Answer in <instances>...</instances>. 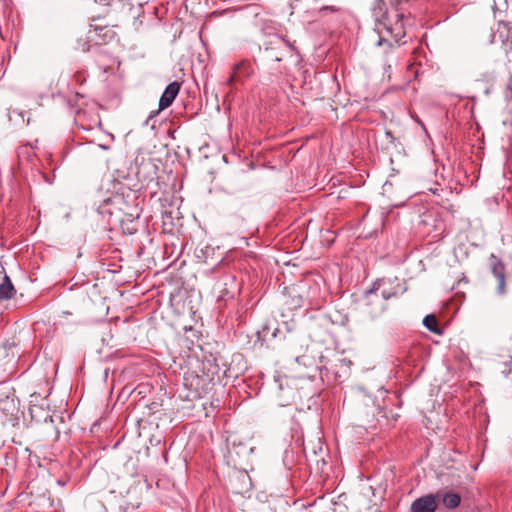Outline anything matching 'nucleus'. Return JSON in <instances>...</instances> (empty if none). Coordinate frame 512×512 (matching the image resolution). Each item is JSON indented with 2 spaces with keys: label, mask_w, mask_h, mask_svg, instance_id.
I'll list each match as a JSON object with an SVG mask.
<instances>
[{
  "label": "nucleus",
  "mask_w": 512,
  "mask_h": 512,
  "mask_svg": "<svg viewBox=\"0 0 512 512\" xmlns=\"http://www.w3.org/2000/svg\"><path fill=\"white\" fill-rule=\"evenodd\" d=\"M117 37L114 29L108 25H97L91 24L86 40L81 45V50L83 52H88L91 48V44L94 45H105L112 42Z\"/></svg>",
  "instance_id": "obj_1"
},
{
  "label": "nucleus",
  "mask_w": 512,
  "mask_h": 512,
  "mask_svg": "<svg viewBox=\"0 0 512 512\" xmlns=\"http://www.w3.org/2000/svg\"><path fill=\"white\" fill-rule=\"evenodd\" d=\"M360 309L364 316L371 320H375L383 315L387 307L379 294L375 293L372 289H368L363 295L360 303Z\"/></svg>",
  "instance_id": "obj_2"
},
{
  "label": "nucleus",
  "mask_w": 512,
  "mask_h": 512,
  "mask_svg": "<svg viewBox=\"0 0 512 512\" xmlns=\"http://www.w3.org/2000/svg\"><path fill=\"white\" fill-rule=\"evenodd\" d=\"M375 293L379 294L381 299L385 302L391 298L398 297L406 291V286L395 278H380L377 279L371 286Z\"/></svg>",
  "instance_id": "obj_3"
},
{
  "label": "nucleus",
  "mask_w": 512,
  "mask_h": 512,
  "mask_svg": "<svg viewBox=\"0 0 512 512\" xmlns=\"http://www.w3.org/2000/svg\"><path fill=\"white\" fill-rule=\"evenodd\" d=\"M293 50L294 46L292 43L277 35L270 39L265 48L267 58L276 62L282 61V59Z\"/></svg>",
  "instance_id": "obj_4"
},
{
  "label": "nucleus",
  "mask_w": 512,
  "mask_h": 512,
  "mask_svg": "<svg viewBox=\"0 0 512 512\" xmlns=\"http://www.w3.org/2000/svg\"><path fill=\"white\" fill-rule=\"evenodd\" d=\"M488 266L491 274L497 280L496 293L499 296H504L507 293L506 288V267L503 261L496 256L491 254L488 258Z\"/></svg>",
  "instance_id": "obj_5"
},
{
  "label": "nucleus",
  "mask_w": 512,
  "mask_h": 512,
  "mask_svg": "<svg viewBox=\"0 0 512 512\" xmlns=\"http://www.w3.org/2000/svg\"><path fill=\"white\" fill-rule=\"evenodd\" d=\"M180 88H181V84L177 81L171 82L170 84L167 85L162 96L160 97L158 109L150 112V114L146 120V124H148V122L152 118H154L160 111H162L172 105L173 101L179 94Z\"/></svg>",
  "instance_id": "obj_6"
},
{
  "label": "nucleus",
  "mask_w": 512,
  "mask_h": 512,
  "mask_svg": "<svg viewBox=\"0 0 512 512\" xmlns=\"http://www.w3.org/2000/svg\"><path fill=\"white\" fill-rule=\"evenodd\" d=\"M254 73L253 66L250 61L242 60L233 66V71L227 80L229 86L242 83Z\"/></svg>",
  "instance_id": "obj_7"
},
{
  "label": "nucleus",
  "mask_w": 512,
  "mask_h": 512,
  "mask_svg": "<svg viewBox=\"0 0 512 512\" xmlns=\"http://www.w3.org/2000/svg\"><path fill=\"white\" fill-rule=\"evenodd\" d=\"M438 506V496L429 494L417 498L411 504L412 512H435Z\"/></svg>",
  "instance_id": "obj_8"
},
{
  "label": "nucleus",
  "mask_w": 512,
  "mask_h": 512,
  "mask_svg": "<svg viewBox=\"0 0 512 512\" xmlns=\"http://www.w3.org/2000/svg\"><path fill=\"white\" fill-rule=\"evenodd\" d=\"M393 19L394 22L387 26V31L391 34L395 41H399L406 35L404 14L396 12Z\"/></svg>",
  "instance_id": "obj_9"
},
{
  "label": "nucleus",
  "mask_w": 512,
  "mask_h": 512,
  "mask_svg": "<svg viewBox=\"0 0 512 512\" xmlns=\"http://www.w3.org/2000/svg\"><path fill=\"white\" fill-rule=\"evenodd\" d=\"M15 292V288L10 278L5 275L3 282L0 284V299H10L14 296Z\"/></svg>",
  "instance_id": "obj_10"
},
{
  "label": "nucleus",
  "mask_w": 512,
  "mask_h": 512,
  "mask_svg": "<svg viewBox=\"0 0 512 512\" xmlns=\"http://www.w3.org/2000/svg\"><path fill=\"white\" fill-rule=\"evenodd\" d=\"M443 504L448 509H453L459 506L461 497L457 493L449 492L443 495Z\"/></svg>",
  "instance_id": "obj_11"
},
{
  "label": "nucleus",
  "mask_w": 512,
  "mask_h": 512,
  "mask_svg": "<svg viewBox=\"0 0 512 512\" xmlns=\"http://www.w3.org/2000/svg\"><path fill=\"white\" fill-rule=\"evenodd\" d=\"M16 410V403L14 397L6 396L0 400V411L5 414H13Z\"/></svg>",
  "instance_id": "obj_12"
},
{
  "label": "nucleus",
  "mask_w": 512,
  "mask_h": 512,
  "mask_svg": "<svg viewBox=\"0 0 512 512\" xmlns=\"http://www.w3.org/2000/svg\"><path fill=\"white\" fill-rule=\"evenodd\" d=\"M423 325L431 332L440 334V330L438 328V321L434 315H427L423 319Z\"/></svg>",
  "instance_id": "obj_13"
},
{
  "label": "nucleus",
  "mask_w": 512,
  "mask_h": 512,
  "mask_svg": "<svg viewBox=\"0 0 512 512\" xmlns=\"http://www.w3.org/2000/svg\"><path fill=\"white\" fill-rule=\"evenodd\" d=\"M30 150H31V147H29V146H22V147H20L19 150H18V157L20 158L25 153H29Z\"/></svg>",
  "instance_id": "obj_14"
},
{
  "label": "nucleus",
  "mask_w": 512,
  "mask_h": 512,
  "mask_svg": "<svg viewBox=\"0 0 512 512\" xmlns=\"http://www.w3.org/2000/svg\"><path fill=\"white\" fill-rule=\"evenodd\" d=\"M339 10L338 7L336 6H323L320 11L321 12H326V11H329V12H337Z\"/></svg>",
  "instance_id": "obj_15"
},
{
  "label": "nucleus",
  "mask_w": 512,
  "mask_h": 512,
  "mask_svg": "<svg viewBox=\"0 0 512 512\" xmlns=\"http://www.w3.org/2000/svg\"><path fill=\"white\" fill-rule=\"evenodd\" d=\"M385 134H386V137L389 139V141L391 143H393L394 142V136H393L392 132L391 131H386Z\"/></svg>",
  "instance_id": "obj_16"
},
{
  "label": "nucleus",
  "mask_w": 512,
  "mask_h": 512,
  "mask_svg": "<svg viewBox=\"0 0 512 512\" xmlns=\"http://www.w3.org/2000/svg\"><path fill=\"white\" fill-rule=\"evenodd\" d=\"M505 366L508 368L507 374L510 373L512 371V359L509 362H506Z\"/></svg>",
  "instance_id": "obj_17"
}]
</instances>
